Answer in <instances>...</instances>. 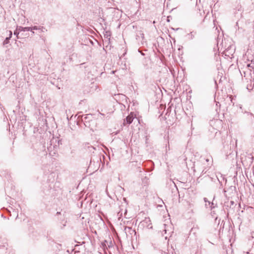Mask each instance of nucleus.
I'll use <instances>...</instances> for the list:
<instances>
[{
  "label": "nucleus",
  "instance_id": "f257e3e1",
  "mask_svg": "<svg viewBox=\"0 0 254 254\" xmlns=\"http://www.w3.org/2000/svg\"><path fill=\"white\" fill-rule=\"evenodd\" d=\"M252 52L251 49H248L247 52L248 55V58L249 61H251V63L250 64H247V67H249L248 70L245 71L244 73L245 74H249L250 78L247 77L246 79H249L250 81H247L248 83L247 85V89L249 91H251L254 88V83H252V82L254 81V78H253L252 74L254 75V70L252 71V69H254V58L253 57V55H252V57H249V55L251 54Z\"/></svg>",
  "mask_w": 254,
  "mask_h": 254
},
{
  "label": "nucleus",
  "instance_id": "f03ea898",
  "mask_svg": "<svg viewBox=\"0 0 254 254\" xmlns=\"http://www.w3.org/2000/svg\"><path fill=\"white\" fill-rule=\"evenodd\" d=\"M253 233H251V236L248 238V242L249 244L252 246V249L247 251H244V254H254V251L253 250V247L254 245V241H253Z\"/></svg>",
  "mask_w": 254,
  "mask_h": 254
},
{
  "label": "nucleus",
  "instance_id": "7ed1b4c3",
  "mask_svg": "<svg viewBox=\"0 0 254 254\" xmlns=\"http://www.w3.org/2000/svg\"><path fill=\"white\" fill-rule=\"evenodd\" d=\"M65 212L64 211L63 213L62 212H57V216L58 217V219L60 221H61V224L63 225V226L62 227V228L64 227L66 224V221H65Z\"/></svg>",
  "mask_w": 254,
  "mask_h": 254
},
{
  "label": "nucleus",
  "instance_id": "20e7f679",
  "mask_svg": "<svg viewBox=\"0 0 254 254\" xmlns=\"http://www.w3.org/2000/svg\"><path fill=\"white\" fill-rule=\"evenodd\" d=\"M151 224V221L149 218H145V219L141 221L140 223V225L143 227H146L148 229L152 228V226H150Z\"/></svg>",
  "mask_w": 254,
  "mask_h": 254
},
{
  "label": "nucleus",
  "instance_id": "39448f33",
  "mask_svg": "<svg viewBox=\"0 0 254 254\" xmlns=\"http://www.w3.org/2000/svg\"><path fill=\"white\" fill-rule=\"evenodd\" d=\"M127 237H132V234H135L136 232L131 227L126 226L124 229Z\"/></svg>",
  "mask_w": 254,
  "mask_h": 254
},
{
  "label": "nucleus",
  "instance_id": "423d86ee",
  "mask_svg": "<svg viewBox=\"0 0 254 254\" xmlns=\"http://www.w3.org/2000/svg\"><path fill=\"white\" fill-rule=\"evenodd\" d=\"M236 190V187L235 186H231L229 187L228 189L226 190L225 189H224L223 191L224 193V194L227 196V193L228 192L229 194H231L232 193H233L234 191H235Z\"/></svg>",
  "mask_w": 254,
  "mask_h": 254
},
{
  "label": "nucleus",
  "instance_id": "0eeeda50",
  "mask_svg": "<svg viewBox=\"0 0 254 254\" xmlns=\"http://www.w3.org/2000/svg\"><path fill=\"white\" fill-rule=\"evenodd\" d=\"M57 148V145L52 146V145L47 147L48 151L49 152V154L51 156H54V155L56 154L57 150H55V148Z\"/></svg>",
  "mask_w": 254,
  "mask_h": 254
},
{
  "label": "nucleus",
  "instance_id": "6e6552de",
  "mask_svg": "<svg viewBox=\"0 0 254 254\" xmlns=\"http://www.w3.org/2000/svg\"><path fill=\"white\" fill-rule=\"evenodd\" d=\"M133 120V116L131 114H130L129 115L127 116L124 120V125H125L126 124H130L132 122Z\"/></svg>",
  "mask_w": 254,
  "mask_h": 254
},
{
  "label": "nucleus",
  "instance_id": "1a4fd4ad",
  "mask_svg": "<svg viewBox=\"0 0 254 254\" xmlns=\"http://www.w3.org/2000/svg\"><path fill=\"white\" fill-rule=\"evenodd\" d=\"M12 36V31H9V36H8V37H6L5 38V39L4 40V41H3V45L4 46L6 45V44H7L9 42V40L11 38Z\"/></svg>",
  "mask_w": 254,
  "mask_h": 254
},
{
  "label": "nucleus",
  "instance_id": "9d476101",
  "mask_svg": "<svg viewBox=\"0 0 254 254\" xmlns=\"http://www.w3.org/2000/svg\"><path fill=\"white\" fill-rule=\"evenodd\" d=\"M140 38L142 40H143L144 38V34L141 30L138 31L136 35V40L139 39Z\"/></svg>",
  "mask_w": 254,
  "mask_h": 254
},
{
  "label": "nucleus",
  "instance_id": "9b49d317",
  "mask_svg": "<svg viewBox=\"0 0 254 254\" xmlns=\"http://www.w3.org/2000/svg\"><path fill=\"white\" fill-rule=\"evenodd\" d=\"M18 29L19 31H31V27H22V26H19L18 27Z\"/></svg>",
  "mask_w": 254,
  "mask_h": 254
},
{
  "label": "nucleus",
  "instance_id": "f8f14e48",
  "mask_svg": "<svg viewBox=\"0 0 254 254\" xmlns=\"http://www.w3.org/2000/svg\"><path fill=\"white\" fill-rule=\"evenodd\" d=\"M208 206L210 208L211 210L214 209L217 207V204L214 203L213 201L208 202Z\"/></svg>",
  "mask_w": 254,
  "mask_h": 254
},
{
  "label": "nucleus",
  "instance_id": "ddd939ff",
  "mask_svg": "<svg viewBox=\"0 0 254 254\" xmlns=\"http://www.w3.org/2000/svg\"><path fill=\"white\" fill-rule=\"evenodd\" d=\"M253 159H254V157L253 156H248L246 157V161L248 162V163H250V165H251L253 163Z\"/></svg>",
  "mask_w": 254,
  "mask_h": 254
},
{
  "label": "nucleus",
  "instance_id": "4468645a",
  "mask_svg": "<svg viewBox=\"0 0 254 254\" xmlns=\"http://www.w3.org/2000/svg\"><path fill=\"white\" fill-rule=\"evenodd\" d=\"M211 211L210 212L211 216L214 218L215 220L216 221L217 219V216H216V213L214 209L211 210Z\"/></svg>",
  "mask_w": 254,
  "mask_h": 254
},
{
  "label": "nucleus",
  "instance_id": "2eb2a0df",
  "mask_svg": "<svg viewBox=\"0 0 254 254\" xmlns=\"http://www.w3.org/2000/svg\"><path fill=\"white\" fill-rule=\"evenodd\" d=\"M19 32L20 31H18V27H17L16 29L13 32L14 35L16 36L17 39H19L18 35H19Z\"/></svg>",
  "mask_w": 254,
  "mask_h": 254
},
{
  "label": "nucleus",
  "instance_id": "dca6fc26",
  "mask_svg": "<svg viewBox=\"0 0 254 254\" xmlns=\"http://www.w3.org/2000/svg\"><path fill=\"white\" fill-rule=\"evenodd\" d=\"M46 28L43 26H39L38 27V30L39 31L40 33L44 32Z\"/></svg>",
  "mask_w": 254,
  "mask_h": 254
},
{
  "label": "nucleus",
  "instance_id": "f3484780",
  "mask_svg": "<svg viewBox=\"0 0 254 254\" xmlns=\"http://www.w3.org/2000/svg\"><path fill=\"white\" fill-rule=\"evenodd\" d=\"M203 200H204V202H205V207L206 208H208V202H210V201H208V200H207V198H206V197H204V198H203Z\"/></svg>",
  "mask_w": 254,
  "mask_h": 254
},
{
  "label": "nucleus",
  "instance_id": "a211bd4d",
  "mask_svg": "<svg viewBox=\"0 0 254 254\" xmlns=\"http://www.w3.org/2000/svg\"><path fill=\"white\" fill-rule=\"evenodd\" d=\"M231 51V47H230V48H228L226 50V53H228L229 54H232V53L233 52V50Z\"/></svg>",
  "mask_w": 254,
  "mask_h": 254
},
{
  "label": "nucleus",
  "instance_id": "6ab92c4d",
  "mask_svg": "<svg viewBox=\"0 0 254 254\" xmlns=\"http://www.w3.org/2000/svg\"><path fill=\"white\" fill-rule=\"evenodd\" d=\"M38 27L39 26H33V27H31V32H32L33 34L34 33V32L33 31V30H38Z\"/></svg>",
  "mask_w": 254,
  "mask_h": 254
},
{
  "label": "nucleus",
  "instance_id": "aec40b11",
  "mask_svg": "<svg viewBox=\"0 0 254 254\" xmlns=\"http://www.w3.org/2000/svg\"><path fill=\"white\" fill-rule=\"evenodd\" d=\"M88 149H89V151H90V152H94V150H95L96 149V148L95 147H93L92 146H88Z\"/></svg>",
  "mask_w": 254,
  "mask_h": 254
},
{
  "label": "nucleus",
  "instance_id": "412c9836",
  "mask_svg": "<svg viewBox=\"0 0 254 254\" xmlns=\"http://www.w3.org/2000/svg\"><path fill=\"white\" fill-rule=\"evenodd\" d=\"M13 213L14 215H16V218L17 219L18 216V212L15 210H13Z\"/></svg>",
  "mask_w": 254,
  "mask_h": 254
},
{
  "label": "nucleus",
  "instance_id": "4be33fe9",
  "mask_svg": "<svg viewBox=\"0 0 254 254\" xmlns=\"http://www.w3.org/2000/svg\"><path fill=\"white\" fill-rule=\"evenodd\" d=\"M236 205L235 202L234 201H230V207L231 208L234 205Z\"/></svg>",
  "mask_w": 254,
  "mask_h": 254
},
{
  "label": "nucleus",
  "instance_id": "5701e85b",
  "mask_svg": "<svg viewBox=\"0 0 254 254\" xmlns=\"http://www.w3.org/2000/svg\"><path fill=\"white\" fill-rule=\"evenodd\" d=\"M248 116H250V118L252 119V116H253L252 113H249L248 112L246 113Z\"/></svg>",
  "mask_w": 254,
  "mask_h": 254
},
{
  "label": "nucleus",
  "instance_id": "b1692460",
  "mask_svg": "<svg viewBox=\"0 0 254 254\" xmlns=\"http://www.w3.org/2000/svg\"><path fill=\"white\" fill-rule=\"evenodd\" d=\"M106 243H107V240H105L104 242L102 243V245L103 246V247H106V244H105Z\"/></svg>",
  "mask_w": 254,
  "mask_h": 254
},
{
  "label": "nucleus",
  "instance_id": "393cba45",
  "mask_svg": "<svg viewBox=\"0 0 254 254\" xmlns=\"http://www.w3.org/2000/svg\"><path fill=\"white\" fill-rule=\"evenodd\" d=\"M166 224H164V229L163 230V231L165 232V233L166 234L167 233V229H166Z\"/></svg>",
  "mask_w": 254,
  "mask_h": 254
},
{
  "label": "nucleus",
  "instance_id": "a878e982",
  "mask_svg": "<svg viewBox=\"0 0 254 254\" xmlns=\"http://www.w3.org/2000/svg\"><path fill=\"white\" fill-rule=\"evenodd\" d=\"M251 171L252 172L253 175H254V166H252Z\"/></svg>",
  "mask_w": 254,
  "mask_h": 254
},
{
  "label": "nucleus",
  "instance_id": "bb28decb",
  "mask_svg": "<svg viewBox=\"0 0 254 254\" xmlns=\"http://www.w3.org/2000/svg\"><path fill=\"white\" fill-rule=\"evenodd\" d=\"M201 161H205L206 162H208L209 161L208 159L202 158Z\"/></svg>",
  "mask_w": 254,
  "mask_h": 254
},
{
  "label": "nucleus",
  "instance_id": "cd10ccee",
  "mask_svg": "<svg viewBox=\"0 0 254 254\" xmlns=\"http://www.w3.org/2000/svg\"><path fill=\"white\" fill-rule=\"evenodd\" d=\"M58 142V144H59H59H62V140H59Z\"/></svg>",
  "mask_w": 254,
  "mask_h": 254
},
{
  "label": "nucleus",
  "instance_id": "c85d7f7f",
  "mask_svg": "<svg viewBox=\"0 0 254 254\" xmlns=\"http://www.w3.org/2000/svg\"><path fill=\"white\" fill-rule=\"evenodd\" d=\"M190 34H191V39L193 38H194V35H193L192 32H191Z\"/></svg>",
  "mask_w": 254,
  "mask_h": 254
},
{
  "label": "nucleus",
  "instance_id": "c756f323",
  "mask_svg": "<svg viewBox=\"0 0 254 254\" xmlns=\"http://www.w3.org/2000/svg\"><path fill=\"white\" fill-rule=\"evenodd\" d=\"M6 210L10 213V215L12 216V214H11L10 211L9 210H7V209H6Z\"/></svg>",
  "mask_w": 254,
  "mask_h": 254
},
{
  "label": "nucleus",
  "instance_id": "7c9ffc66",
  "mask_svg": "<svg viewBox=\"0 0 254 254\" xmlns=\"http://www.w3.org/2000/svg\"><path fill=\"white\" fill-rule=\"evenodd\" d=\"M138 52H140L142 55L144 56V54L143 53H141L139 51V50H138Z\"/></svg>",
  "mask_w": 254,
  "mask_h": 254
},
{
  "label": "nucleus",
  "instance_id": "2f4dec72",
  "mask_svg": "<svg viewBox=\"0 0 254 254\" xmlns=\"http://www.w3.org/2000/svg\"><path fill=\"white\" fill-rule=\"evenodd\" d=\"M170 181L172 182V183L174 184L175 187H176L175 185V184L173 182H172L171 180H170Z\"/></svg>",
  "mask_w": 254,
  "mask_h": 254
},
{
  "label": "nucleus",
  "instance_id": "473e14b6",
  "mask_svg": "<svg viewBox=\"0 0 254 254\" xmlns=\"http://www.w3.org/2000/svg\"><path fill=\"white\" fill-rule=\"evenodd\" d=\"M90 43H91L92 45L93 44V41H92L90 40Z\"/></svg>",
  "mask_w": 254,
  "mask_h": 254
},
{
  "label": "nucleus",
  "instance_id": "72a5a7b5",
  "mask_svg": "<svg viewBox=\"0 0 254 254\" xmlns=\"http://www.w3.org/2000/svg\"><path fill=\"white\" fill-rule=\"evenodd\" d=\"M1 216L2 217H3L5 218V217L3 216V214H1Z\"/></svg>",
  "mask_w": 254,
  "mask_h": 254
},
{
  "label": "nucleus",
  "instance_id": "f704fd0d",
  "mask_svg": "<svg viewBox=\"0 0 254 254\" xmlns=\"http://www.w3.org/2000/svg\"><path fill=\"white\" fill-rule=\"evenodd\" d=\"M168 149L170 150V146L169 145H168Z\"/></svg>",
  "mask_w": 254,
  "mask_h": 254
},
{
  "label": "nucleus",
  "instance_id": "c9c22d12",
  "mask_svg": "<svg viewBox=\"0 0 254 254\" xmlns=\"http://www.w3.org/2000/svg\"><path fill=\"white\" fill-rule=\"evenodd\" d=\"M165 239H167V236H165Z\"/></svg>",
  "mask_w": 254,
  "mask_h": 254
},
{
  "label": "nucleus",
  "instance_id": "e433bc0d",
  "mask_svg": "<svg viewBox=\"0 0 254 254\" xmlns=\"http://www.w3.org/2000/svg\"><path fill=\"white\" fill-rule=\"evenodd\" d=\"M110 245H112V242H111V241L110 242Z\"/></svg>",
  "mask_w": 254,
  "mask_h": 254
},
{
  "label": "nucleus",
  "instance_id": "4c0bfd02",
  "mask_svg": "<svg viewBox=\"0 0 254 254\" xmlns=\"http://www.w3.org/2000/svg\"><path fill=\"white\" fill-rule=\"evenodd\" d=\"M252 185H253V186H254V184H252Z\"/></svg>",
  "mask_w": 254,
  "mask_h": 254
}]
</instances>
